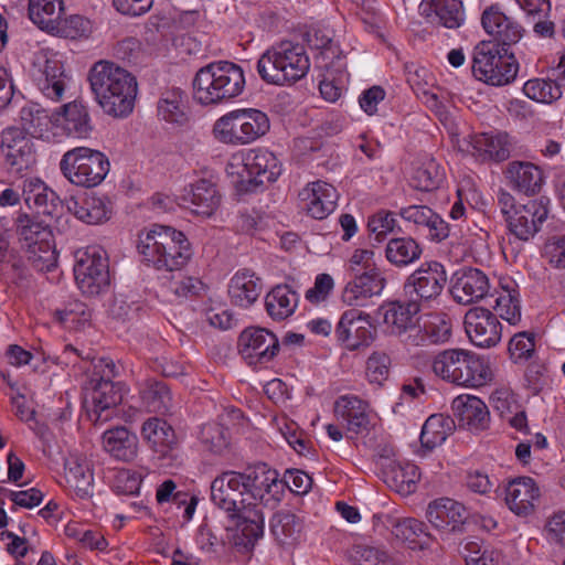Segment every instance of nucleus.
<instances>
[{
	"instance_id": "1",
	"label": "nucleus",
	"mask_w": 565,
	"mask_h": 565,
	"mask_svg": "<svg viewBox=\"0 0 565 565\" xmlns=\"http://www.w3.org/2000/svg\"><path fill=\"white\" fill-rule=\"evenodd\" d=\"M241 472L225 471L211 483V500L228 514L234 527L227 539L238 551L249 552L264 535V514L259 503L246 502Z\"/></svg>"
},
{
	"instance_id": "2",
	"label": "nucleus",
	"mask_w": 565,
	"mask_h": 565,
	"mask_svg": "<svg viewBox=\"0 0 565 565\" xmlns=\"http://www.w3.org/2000/svg\"><path fill=\"white\" fill-rule=\"evenodd\" d=\"M88 82L96 102L106 114L126 117L132 111L138 84L127 70L100 60L90 67Z\"/></svg>"
},
{
	"instance_id": "3",
	"label": "nucleus",
	"mask_w": 565,
	"mask_h": 565,
	"mask_svg": "<svg viewBox=\"0 0 565 565\" xmlns=\"http://www.w3.org/2000/svg\"><path fill=\"white\" fill-rule=\"evenodd\" d=\"M138 250L158 270H178L190 260L192 250L185 235L173 227L154 224L141 232Z\"/></svg>"
},
{
	"instance_id": "4",
	"label": "nucleus",
	"mask_w": 565,
	"mask_h": 565,
	"mask_svg": "<svg viewBox=\"0 0 565 565\" xmlns=\"http://www.w3.org/2000/svg\"><path fill=\"white\" fill-rule=\"evenodd\" d=\"M245 87L243 70L227 61L201 67L193 79V96L202 105H216L237 97Z\"/></svg>"
},
{
	"instance_id": "5",
	"label": "nucleus",
	"mask_w": 565,
	"mask_h": 565,
	"mask_svg": "<svg viewBox=\"0 0 565 565\" xmlns=\"http://www.w3.org/2000/svg\"><path fill=\"white\" fill-rule=\"evenodd\" d=\"M63 213V204L57 194L38 179V270L52 273V282L60 280L57 270L58 253L53 230Z\"/></svg>"
},
{
	"instance_id": "6",
	"label": "nucleus",
	"mask_w": 565,
	"mask_h": 565,
	"mask_svg": "<svg viewBox=\"0 0 565 565\" xmlns=\"http://www.w3.org/2000/svg\"><path fill=\"white\" fill-rule=\"evenodd\" d=\"M310 61L303 45L280 42L268 49L257 62L259 76L268 84L289 85L305 77Z\"/></svg>"
},
{
	"instance_id": "7",
	"label": "nucleus",
	"mask_w": 565,
	"mask_h": 565,
	"mask_svg": "<svg viewBox=\"0 0 565 565\" xmlns=\"http://www.w3.org/2000/svg\"><path fill=\"white\" fill-rule=\"evenodd\" d=\"M434 374L457 385L480 387L492 377L489 363L463 349H447L437 353L431 362Z\"/></svg>"
},
{
	"instance_id": "8",
	"label": "nucleus",
	"mask_w": 565,
	"mask_h": 565,
	"mask_svg": "<svg viewBox=\"0 0 565 565\" xmlns=\"http://www.w3.org/2000/svg\"><path fill=\"white\" fill-rule=\"evenodd\" d=\"M270 124L268 116L255 108L230 111L213 126L215 138L226 145H247L266 135Z\"/></svg>"
},
{
	"instance_id": "9",
	"label": "nucleus",
	"mask_w": 565,
	"mask_h": 565,
	"mask_svg": "<svg viewBox=\"0 0 565 565\" xmlns=\"http://www.w3.org/2000/svg\"><path fill=\"white\" fill-rule=\"evenodd\" d=\"M518 62L507 47L481 42L475 47L472 73L479 81L493 86L512 82L518 74Z\"/></svg>"
},
{
	"instance_id": "10",
	"label": "nucleus",
	"mask_w": 565,
	"mask_h": 565,
	"mask_svg": "<svg viewBox=\"0 0 565 565\" xmlns=\"http://www.w3.org/2000/svg\"><path fill=\"white\" fill-rule=\"evenodd\" d=\"M108 158L100 151L77 147L66 151L60 162L63 175L73 184L93 188L103 182L109 172Z\"/></svg>"
},
{
	"instance_id": "11",
	"label": "nucleus",
	"mask_w": 565,
	"mask_h": 565,
	"mask_svg": "<svg viewBox=\"0 0 565 565\" xmlns=\"http://www.w3.org/2000/svg\"><path fill=\"white\" fill-rule=\"evenodd\" d=\"M38 138L50 141L60 136V130L74 138H87L93 129L86 106L70 103L64 106V115L52 114L38 103Z\"/></svg>"
},
{
	"instance_id": "12",
	"label": "nucleus",
	"mask_w": 565,
	"mask_h": 565,
	"mask_svg": "<svg viewBox=\"0 0 565 565\" xmlns=\"http://www.w3.org/2000/svg\"><path fill=\"white\" fill-rule=\"evenodd\" d=\"M74 277L81 291L87 296H97L105 291L110 282L106 252L99 246L77 250Z\"/></svg>"
},
{
	"instance_id": "13",
	"label": "nucleus",
	"mask_w": 565,
	"mask_h": 565,
	"mask_svg": "<svg viewBox=\"0 0 565 565\" xmlns=\"http://www.w3.org/2000/svg\"><path fill=\"white\" fill-rule=\"evenodd\" d=\"M447 274L438 262L424 263L404 282V292L419 307L428 306L443 292Z\"/></svg>"
},
{
	"instance_id": "14",
	"label": "nucleus",
	"mask_w": 565,
	"mask_h": 565,
	"mask_svg": "<svg viewBox=\"0 0 565 565\" xmlns=\"http://www.w3.org/2000/svg\"><path fill=\"white\" fill-rule=\"evenodd\" d=\"M241 163L247 173V179L242 180L241 190L256 191L260 185L273 183L281 173V166L274 154L265 148H254L243 153Z\"/></svg>"
},
{
	"instance_id": "15",
	"label": "nucleus",
	"mask_w": 565,
	"mask_h": 565,
	"mask_svg": "<svg viewBox=\"0 0 565 565\" xmlns=\"http://www.w3.org/2000/svg\"><path fill=\"white\" fill-rule=\"evenodd\" d=\"M84 390V406L89 418L95 423L108 420L111 409L122 401L118 384L97 374L89 379Z\"/></svg>"
},
{
	"instance_id": "16",
	"label": "nucleus",
	"mask_w": 565,
	"mask_h": 565,
	"mask_svg": "<svg viewBox=\"0 0 565 565\" xmlns=\"http://www.w3.org/2000/svg\"><path fill=\"white\" fill-rule=\"evenodd\" d=\"M245 494L265 505L280 500L284 483L278 479L276 470L260 463L241 472Z\"/></svg>"
},
{
	"instance_id": "17",
	"label": "nucleus",
	"mask_w": 565,
	"mask_h": 565,
	"mask_svg": "<svg viewBox=\"0 0 565 565\" xmlns=\"http://www.w3.org/2000/svg\"><path fill=\"white\" fill-rule=\"evenodd\" d=\"M237 349L249 365L265 364L277 355L279 341L269 330L252 327L241 333Z\"/></svg>"
},
{
	"instance_id": "18",
	"label": "nucleus",
	"mask_w": 565,
	"mask_h": 565,
	"mask_svg": "<svg viewBox=\"0 0 565 565\" xmlns=\"http://www.w3.org/2000/svg\"><path fill=\"white\" fill-rule=\"evenodd\" d=\"M463 324L469 340L477 347L491 348L501 340L502 326L498 316L489 309L470 308L465 315Z\"/></svg>"
},
{
	"instance_id": "19",
	"label": "nucleus",
	"mask_w": 565,
	"mask_h": 565,
	"mask_svg": "<svg viewBox=\"0 0 565 565\" xmlns=\"http://www.w3.org/2000/svg\"><path fill=\"white\" fill-rule=\"evenodd\" d=\"M548 202V199L542 196L518 205V210L507 221L511 234L523 242L534 237L547 220Z\"/></svg>"
},
{
	"instance_id": "20",
	"label": "nucleus",
	"mask_w": 565,
	"mask_h": 565,
	"mask_svg": "<svg viewBox=\"0 0 565 565\" xmlns=\"http://www.w3.org/2000/svg\"><path fill=\"white\" fill-rule=\"evenodd\" d=\"M1 151L7 162L20 173L35 163L33 135L19 127H10L2 131Z\"/></svg>"
},
{
	"instance_id": "21",
	"label": "nucleus",
	"mask_w": 565,
	"mask_h": 565,
	"mask_svg": "<svg viewBox=\"0 0 565 565\" xmlns=\"http://www.w3.org/2000/svg\"><path fill=\"white\" fill-rule=\"evenodd\" d=\"M334 337L351 351L369 345L372 339L369 315L355 308L345 310L334 327Z\"/></svg>"
},
{
	"instance_id": "22",
	"label": "nucleus",
	"mask_w": 565,
	"mask_h": 565,
	"mask_svg": "<svg viewBox=\"0 0 565 565\" xmlns=\"http://www.w3.org/2000/svg\"><path fill=\"white\" fill-rule=\"evenodd\" d=\"M420 308L417 302L409 298L406 302L392 301L383 307V321L386 328L392 334L399 337L402 342L408 347H411L414 330H417L418 327L417 315Z\"/></svg>"
},
{
	"instance_id": "23",
	"label": "nucleus",
	"mask_w": 565,
	"mask_h": 565,
	"mask_svg": "<svg viewBox=\"0 0 565 565\" xmlns=\"http://www.w3.org/2000/svg\"><path fill=\"white\" fill-rule=\"evenodd\" d=\"M385 282L381 271H360L355 268L342 290L341 300L350 307H364L372 297L381 295Z\"/></svg>"
},
{
	"instance_id": "24",
	"label": "nucleus",
	"mask_w": 565,
	"mask_h": 565,
	"mask_svg": "<svg viewBox=\"0 0 565 565\" xmlns=\"http://www.w3.org/2000/svg\"><path fill=\"white\" fill-rule=\"evenodd\" d=\"M490 289L488 276L478 268H462L455 274L450 292L454 300L470 305L483 299Z\"/></svg>"
},
{
	"instance_id": "25",
	"label": "nucleus",
	"mask_w": 565,
	"mask_h": 565,
	"mask_svg": "<svg viewBox=\"0 0 565 565\" xmlns=\"http://www.w3.org/2000/svg\"><path fill=\"white\" fill-rule=\"evenodd\" d=\"M486 32L493 38L498 47H509L516 44L523 36V28L507 17L498 6L487 8L481 17Z\"/></svg>"
},
{
	"instance_id": "26",
	"label": "nucleus",
	"mask_w": 565,
	"mask_h": 565,
	"mask_svg": "<svg viewBox=\"0 0 565 565\" xmlns=\"http://www.w3.org/2000/svg\"><path fill=\"white\" fill-rule=\"evenodd\" d=\"M426 516L428 522L439 531L462 533L467 510L463 504L452 499L440 498L428 504Z\"/></svg>"
},
{
	"instance_id": "27",
	"label": "nucleus",
	"mask_w": 565,
	"mask_h": 565,
	"mask_svg": "<svg viewBox=\"0 0 565 565\" xmlns=\"http://www.w3.org/2000/svg\"><path fill=\"white\" fill-rule=\"evenodd\" d=\"M504 177L512 190L527 196L539 194L545 183L543 169L530 161L509 162Z\"/></svg>"
},
{
	"instance_id": "28",
	"label": "nucleus",
	"mask_w": 565,
	"mask_h": 565,
	"mask_svg": "<svg viewBox=\"0 0 565 565\" xmlns=\"http://www.w3.org/2000/svg\"><path fill=\"white\" fill-rule=\"evenodd\" d=\"M334 414L349 433L365 435L370 431L369 404L358 396H340L334 403Z\"/></svg>"
},
{
	"instance_id": "29",
	"label": "nucleus",
	"mask_w": 565,
	"mask_h": 565,
	"mask_svg": "<svg viewBox=\"0 0 565 565\" xmlns=\"http://www.w3.org/2000/svg\"><path fill=\"white\" fill-rule=\"evenodd\" d=\"M301 209L316 220L326 218L335 207L338 192L335 188L323 181H316L300 193Z\"/></svg>"
},
{
	"instance_id": "30",
	"label": "nucleus",
	"mask_w": 565,
	"mask_h": 565,
	"mask_svg": "<svg viewBox=\"0 0 565 565\" xmlns=\"http://www.w3.org/2000/svg\"><path fill=\"white\" fill-rule=\"evenodd\" d=\"M67 210L78 221L96 225L109 220L113 207L111 202L105 195L95 193L84 194L82 196H72L67 201Z\"/></svg>"
},
{
	"instance_id": "31",
	"label": "nucleus",
	"mask_w": 565,
	"mask_h": 565,
	"mask_svg": "<svg viewBox=\"0 0 565 565\" xmlns=\"http://www.w3.org/2000/svg\"><path fill=\"white\" fill-rule=\"evenodd\" d=\"M451 408L459 426L469 430H484L490 423L487 405L477 396L459 395L452 401Z\"/></svg>"
},
{
	"instance_id": "32",
	"label": "nucleus",
	"mask_w": 565,
	"mask_h": 565,
	"mask_svg": "<svg viewBox=\"0 0 565 565\" xmlns=\"http://www.w3.org/2000/svg\"><path fill=\"white\" fill-rule=\"evenodd\" d=\"M65 479L71 489L79 498L92 494L94 486L92 462L86 454L79 451L70 452L64 463Z\"/></svg>"
},
{
	"instance_id": "33",
	"label": "nucleus",
	"mask_w": 565,
	"mask_h": 565,
	"mask_svg": "<svg viewBox=\"0 0 565 565\" xmlns=\"http://www.w3.org/2000/svg\"><path fill=\"white\" fill-rule=\"evenodd\" d=\"M452 323L448 315L435 312L427 315L411 339V347L441 344L451 337Z\"/></svg>"
},
{
	"instance_id": "34",
	"label": "nucleus",
	"mask_w": 565,
	"mask_h": 565,
	"mask_svg": "<svg viewBox=\"0 0 565 565\" xmlns=\"http://www.w3.org/2000/svg\"><path fill=\"white\" fill-rule=\"evenodd\" d=\"M539 497L540 489L530 477L516 478L505 488V502L509 509L520 516H527L534 511V502Z\"/></svg>"
},
{
	"instance_id": "35",
	"label": "nucleus",
	"mask_w": 565,
	"mask_h": 565,
	"mask_svg": "<svg viewBox=\"0 0 565 565\" xmlns=\"http://www.w3.org/2000/svg\"><path fill=\"white\" fill-rule=\"evenodd\" d=\"M472 156L481 161L502 162L511 154V141L504 132H482L471 136Z\"/></svg>"
},
{
	"instance_id": "36",
	"label": "nucleus",
	"mask_w": 565,
	"mask_h": 565,
	"mask_svg": "<svg viewBox=\"0 0 565 565\" xmlns=\"http://www.w3.org/2000/svg\"><path fill=\"white\" fill-rule=\"evenodd\" d=\"M420 473L418 467L412 462L391 460L383 468V480L388 488L402 495H408L416 490Z\"/></svg>"
},
{
	"instance_id": "37",
	"label": "nucleus",
	"mask_w": 565,
	"mask_h": 565,
	"mask_svg": "<svg viewBox=\"0 0 565 565\" xmlns=\"http://www.w3.org/2000/svg\"><path fill=\"white\" fill-rule=\"evenodd\" d=\"M104 449L114 458L131 461L137 457L138 437L124 426H116L103 434Z\"/></svg>"
},
{
	"instance_id": "38",
	"label": "nucleus",
	"mask_w": 565,
	"mask_h": 565,
	"mask_svg": "<svg viewBox=\"0 0 565 565\" xmlns=\"http://www.w3.org/2000/svg\"><path fill=\"white\" fill-rule=\"evenodd\" d=\"M309 46L319 50L317 63L320 68L331 71L334 68L337 73L345 70V62L341 55L339 45L333 43L332 39L321 30H312L307 33Z\"/></svg>"
},
{
	"instance_id": "39",
	"label": "nucleus",
	"mask_w": 565,
	"mask_h": 565,
	"mask_svg": "<svg viewBox=\"0 0 565 565\" xmlns=\"http://www.w3.org/2000/svg\"><path fill=\"white\" fill-rule=\"evenodd\" d=\"M260 292V279L247 269L237 271L228 285L231 302L241 308L252 306L258 299Z\"/></svg>"
},
{
	"instance_id": "40",
	"label": "nucleus",
	"mask_w": 565,
	"mask_h": 565,
	"mask_svg": "<svg viewBox=\"0 0 565 565\" xmlns=\"http://www.w3.org/2000/svg\"><path fill=\"white\" fill-rule=\"evenodd\" d=\"M298 301L299 296L290 286L277 285L266 295L265 307L270 318L281 321L295 312Z\"/></svg>"
},
{
	"instance_id": "41",
	"label": "nucleus",
	"mask_w": 565,
	"mask_h": 565,
	"mask_svg": "<svg viewBox=\"0 0 565 565\" xmlns=\"http://www.w3.org/2000/svg\"><path fill=\"white\" fill-rule=\"evenodd\" d=\"M184 200L191 203L192 213L207 217L218 207L221 196L215 185L203 179L192 185L191 192Z\"/></svg>"
},
{
	"instance_id": "42",
	"label": "nucleus",
	"mask_w": 565,
	"mask_h": 565,
	"mask_svg": "<svg viewBox=\"0 0 565 565\" xmlns=\"http://www.w3.org/2000/svg\"><path fill=\"white\" fill-rule=\"evenodd\" d=\"M139 393L142 405L149 412L164 414L173 407L172 394L164 382L147 380Z\"/></svg>"
},
{
	"instance_id": "43",
	"label": "nucleus",
	"mask_w": 565,
	"mask_h": 565,
	"mask_svg": "<svg viewBox=\"0 0 565 565\" xmlns=\"http://www.w3.org/2000/svg\"><path fill=\"white\" fill-rule=\"evenodd\" d=\"M243 414L239 409H231L220 416V422L209 423L201 428V440L214 452L226 448L228 443V428L225 425L230 420H239Z\"/></svg>"
},
{
	"instance_id": "44",
	"label": "nucleus",
	"mask_w": 565,
	"mask_h": 565,
	"mask_svg": "<svg viewBox=\"0 0 565 565\" xmlns=\"http://www.w3.org/2000/svg\"><path fill=\"white\" fill-rule=\"evenodd\" d=\"M456 428L455 420L450 416L434 414L429 416L420 433V443L427 449H434L441 445Z\"/></svg>"
},
{
	"instance_id": "45",
	"label": "nucleus",
	"mask_w": 565,
	"mask_h": 565,
	"mask_svg": "<svg viewBox=\"0 0 565 565\" xmlns=\"http://www.w3.org/2000/svg\"><path fill=\"white\" fill-rule=\"evenodd\" d=\"M423 249L413 237L392 238L386 244V259L396 267L408 266L422 256Z\"/></svg>"
},
{
	"instance_id": "46",
	"label": "nucleus",
	"mask_w": 565,
	"mask_h": 565,
	"mask_svg": "<svg viewBox=\"0 0 565 565\" xmlns=\"http://www.w3.org/2000/svg\"><path fill=\"white\" fill-rule=\"evenodd\" d=\"M64 77L62 64L55 60H46L42 76L38 79V88L46 99L58 102L65 90Z\"/></svg>"
},
{
	"instance_id": "47",
	"label": "nucleus",
	"mask_w": 565,
	"mask_h": 565,
	"mask_svg": "<svg viewBox=\"0 0 565 565\" xmlns=\"http://www.w3.org/2000/svg\"><path fill=\"white\" fill-rule=\"evenodd\" d=\"M301 530L300 519L290 511H279L271 520V532L281 545H291L297 542Z\"/></svg>"
},
{
	"instance_id": "48",
	"label": "nucleus",
	"mask_w": 565,
	"mask_h": 565,
	"mask_svg": "<svg viewBox=\"0 0 565 565\" xmlns=\"http://www.w3.org/2000/svg\"><path fill=\"white\" fill-rule=\"evenodd\" d=\"M141 434L160 452H166L175 444L174 430L167 422L159 418H150L145 422Z\"/></svg>"
},
{
	"instance_id": "49",
	"label": "nucleus",
	"mask_w": 565,
	"mask_h": 565,
	"mask_svg": "<svg viewBox=\"0 0 565 565\" xmlns=\"http://www.w3.org/2000/svg\"><path fill=\"white\" fill-rule=\"evenodd\" d=\"M177 484L173 480H164L157 489L156 499L158 503L173 502L178 507L184 505L183 519L191 520L198 499L195 495H190L184 491H175Z\"/></svg>"
},
{
	"instance_id": "50",
	"label": "nucleus",
	"mask_w": 565,
	"mask_h": 565,
	"mask_svg": "<svg viewBox=\"0 0 565 565\" xmlns=\"http://www.w3.org/2000/svg\"><path fill=\"white\" fill-rule=\"evenodd\" d=\"M62 0H38V29L50 34H56L62 31Z\"/></svg>"
},
{
	"instance_id": "51",
	"label": "nucleus",
	"mask_w": 565,
	"mask_h": 565,
	"mask_svg": "<svg viewBox=\"0 0 565 565\" xmlns=\"http://www.w3.org/2000/svg\"><path fill=\"white\" fill-rule=\"evenodd\" d=\"M523 92L535 102L551 104L561 98L562 86L556 77L554 79L533 78L524 84Z\"/></svg>"
},
{
	"instance_id": "52",
	"label": "nucleus",
	"mask_w": 565,
	"mask_h": 565,
	"mask_svg": "<svg viewBox=\"0 0 565 565\" xmlns=\"http://www.w3.org/2000/svg\"><path fill=\"white\" fill-rule=\"evenodd\" d=\"M443 180L438 163L427 158L414 168L411 175V184L419 191H431L438 188Z\"/></svg>"
},
{
	"instance_id": "53",
	"label": "nucleus",
	"mask_w": 565,
	"mask_h": 565,
	"mask_svg": "<svg viewBox=\"0 0 565 565\" xmlns=\"http://www.w3.org/2000/svg\"><path fill=\"white\" fill-rule=\"evenodd\" d=\"M158 113L166 121L182 122L185 119L182 90L166 92L158 104Z\"/></svg>"
},
{
	"instance_id": "54",
	"label": "nucleus",
	"mask_w": 565,
	"mask_h": 565,
	"mask_svg": "<svg viewBox=\"0 0 565 565\" xmlns=\"http://www.w3.org/2000/svg\"><path fill=\"white\" fill-rule=\"evenodd\" d=\"M35 221L28 213H20L15 220V233L21 248L34 254L35 246Z\"/></svg>"
},
{
	"instance_id": "55",
	"label": "nucleus",
	"mask_w": 565,
	"mask_h": 565,
	"mask_svg": "<svg viewBox=\"0 0 565 565\" xmlns=\"http://www.w3.org/2000/svg\"><path fill=\"white\" fill-rule=\"evenodd\" d=\"M38 438L42 445V454L46 458L45 465L49 468L57 465L61 459V447L56 440L55 435L46 425H41L38 426Z\"/></svg>"
},
{
	"instance_id": "56",
	"label": "nucleus",
	"mask_w": 565,
	"mask_h": 565,
	"mask_svg": "<svg viewBox=\"0 0 565 565\" xmlns=\"http://www.w3.org/2000/svg\"><path fill=\"white\" fill-rule=\"evenodd\" d=\"M436 18H438V22L445 28H459L463 21L461 2L457 0H441Z\"/></svg>"
},
{
	"instance_id": "57",
	"label": "nucleus",
	"mask_w": 565,
	"mask_h": 565,
	"mask_svg": "<svg viewBox=\"0 0 565 565\" xmlns=\"http://www.w3.org/2000/svg\"><path fill=\"white\" fill-rule=\"evenodd\" d=\"M11 390L12 394L10 398L15 416H18L23 422L33 420L35 411L31 405H29L33 401L31 390L25 386L17 390L11 387Z\"/></svg>"
},
{
	"instance_id": "58",
	"label": "nucleus",
	"mask_w": 565,
	"mask_h": 565,
	"mask_svg": "<svg viewBox=\"0 0 565 565\" xmlns=\"http://www.w3.org/2000/svg\"><path fill=\"white\" fill-rule=\"evenodd\" d=\"M54 317H56L57 321L63 323L64 326L73 329L84 328L86 323L90 320V311L84 303L76 302L74 308L65 311L55 310L53 312Z\"/></svg>"
},
{
	"instance_id": "59",
	"label": "nucleus",
	"mask_w": 565,
	"mask_h": 565,
	"mask_svg": "<svg viewBox=\"0 0 565 565\" xmlns=\"http://www.w3.org/2000/svg\"><path fill=\"white\" fill-rule=\"evenodd\" d=\"M391 359L386 353L375 352L366 362V375L372 383L381 384L390 373Z\"/></svg>"
},
{
	"instance_id": "60",
	"label": "nucleus",
	"mask_w": 565,
	"mask_h": 565,
	"mask_svg": "<svg viewBox=\"0 0 565 565\" xmlns=\"http://www.w3.org/2000/svg\"><path fill=\"white\" fill-rule=\"evenodd\" d=\"M426 524L417 519L407 518L398 521L393 527V534L403 541L409 542V545L416 543V537H420Z\"/></svg>"
},
{
	"instance_id": "61",
	"label": "nucleus",
	"mask_w": 565,
	"mask_h": 565,
	"mask_svg": "<svg viewBox=\"0 0 565 565\" xmlns=\"http://www.w3.org/2000/svg\"><path fill=\"white\" fill-rule=\"evenodd\" d=\"M141 482V475L129 469H121L116 473L114 489L119 494H137Z\"/></svg>"
},
{
	"instance_id": "62",
	"label": "nucleus",
	"mask_w": 565,
	"mask_h": 565,
	"mask_svg": "<svg viewBox=\"0 0 565 565\" xmlns=\"http://www.w3.org/2000/svg\"><path fill=\"white\" fill-rule=\"evenodd\" d=\"M494 310L510 324H516L521 319L519 301L510 294H504L495 299Z\"/></svg>"
},
{
	"instance_id": "63",
	"label": "nucleus",
	"mask_w": 565,
	"mask_h": 565,
	"mask_svg": "<svg viewBox=\"0 0 565 565\" xmlns=\"http://www.w3.org/2000/svg\"><path fill=\"white\" fill-rule=\"evenodd\" d=\"M367 226L375 235V241L381 242L387 233L393 232L396 220L392 213L382 211L370 217Z\"/></svg>"
},
{
	"instance_id": "64",
	"label": "nucleus",
	"mask_w": 565,
	"mask_h": 565,
	"mask_svg": "<svg viewBox=\"0 0 565 565\" xmlns=\"http://www.w3.org/2000/svg\"><path fill=\"white\" fill-rule=\"evenodd\" d=\"M535 343L532 334L521 332L509 343V352L514 360L527 359L534 352Z\"/></svg>"
}]
</instances>
